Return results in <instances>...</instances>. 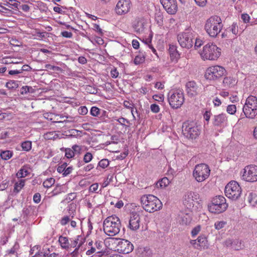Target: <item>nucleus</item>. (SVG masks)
<instances>
[{
    "mask_svg": "<svg viewBox=\"0 0 257 257\" xmlns=\"http://www.w3.org/2000/svg\"><path fill=\"white\" fill-rule=\"evenodd\" d=\"M103 230L108 236H114L118 234L121 226L120 221L116 215L107 217L103 221Z\"/></svg>",
    "mask_w": 257,
    "mask_h": 257,
    "instance_id": "nucleus-1",
    "label": "nucleus"
},
{
    "mask_svg": "<svg viewBox=\"0 0 257 257\" xmlns=\"http://www.w3.org/2000/svg\"><path fill=\"white\" fill-rule=\"evenodd\" d=\"M222 27L221 18L217 16H214L206 21L204 29L210 37L215 38L220 32Z\"/></svg>",
    "mask_w": 257,
    "mask_h": 257,
    "instance_id": "nucleus-2",
    "label": "nucleus"
},
{
    "mask_svg": "<svg viewBox=\"0 0 257 257\" xmlns=\"http://www.w3.org/2000/svg\"><path fill=\"white\" fill-rule=\"evenodd\" d=\"M141 201L143 208L150 213L160 210L162 207L161 201L151 194L143 195L141 198Z\"/></svg>",
    "mask_w": 257,
    "mask_h": 257,
    "instance_id": "nucleus-3",
    "label": "nucleus"
},
{
    "mask_svg": "<svg viewBox=\"0 0 257 257\" xmlns=\"http://www.w3.org/2000/svg\"><path fill=\"white\" fill-rule=\"evenodd\" d=\"M221 49L213 43H208L203 47L200 52L201 58L204 60H215L221 54Z\"/></svg>",
    "mask_w": 257,
    "mask_h": 257,
    "instance_id": "nucleus-4",
    "label": "nucleus"
},
{
    "mask_svg": "<svg viewBox=\"0 0 257 257\" xmlns=\"http://www.w3.org/2000/svg\"><path fill=\"white\" fill-rule=\"evenodd\" d=\"M228 207L226 199L221 195L214 197L211 203L208 205L209 211L213 213L219 214L225 211Z\"/></svg>",
    "mask_w": 257,
    "mask_h": 257,
    "instance_id": "nucleus-5",
    "label": "nucleus"
},
{
    "mask_svg": "<svg viewBox=\"0 0 257 257\" xmlns=\"http://www.w3.org/2000/svg\"><path fill=\"white\" fill-rule=\"evenodd\" d=\"M247 118L253 119L257 115V98L253 95L249 96L246 99L242 108Z\"/></svg>",
    "mask_w": 257,
    "mask_h": 257,
    "instance_id": "nucleus-6",
    "label": "nucleus"
},
{
    "mask_svg": "<svg viewBox=\"0 0 257 257\" xmlns=\"http://www.w3.org/2000/svg\"><path fill=\"white\" fill-rule=\"evenodd\" d=\"M182 133L189 139H195L200 134V131L196 123L194 121H187L183 123Z\"/></svg>",
    "mask_w": 257,
    "mask_h": 257,
    "instance_id": "nucleus-7",
    "label": "nucleus"
},
{
    "mask_svg": "<svg viewBox=\"0 0 257 257\" xmlns=\"http://www.w3.org/2000/svg\"><path fill=\"white\" fill-rule=\"evenodd\" d=\"M210 170L209 166L205 164H199L195 166L193 172V176L198 182L205 180L210 175Z\"/></svg>",
    "mask_w": 257,
    "mask_h": 257,
    "instance_id": "nucleus-8",
    "label": "nucleus"
},
{
    "mask_svg": "<svg viewBox=\"0 0 257 257\" xmlns=\"http://www.w3.org/2000/svg\"><path fill=\"white\" fill-rule=\"evenodd\" d=\"M224 192L225 195L228 198L236 200L240 196L241 193V187L237 182L232 181L225 186Z\"/></svg>",
    "mask_w": 257,
    "mask_h": 257,
    "instance_id": "nucleus-9",
    "label": "nucleus"
},
{
    "mask_svg": "<svg viewBox=\"0 0 257 257\" xmlns=\"http://www.w3.org/2000/svg\"><path fill=\"white\" fill-rule=\"evenodd\" d=\"M177 39L180 45L182 48L189 49L193 45L194 34L191 30L188 29L185 32L179 33Z\"/></svg>",
    "mask_w": 257,
    "mask_h": 257,
    "instance_id": "nucleus-10",
    "label": "nucleus"
},
{
    "mask_svg": "<svg viewBox=\"0 0 257 257\" xmlns=\"http://www.w3.org/2000/svg\"><path fill=\"white\" fill-rule=\"evenodd\" d=\"M226 70L222 66L215 65L207 68L205 77L209 80H216L220 79L226 73Z\"/></svg>",
    "mask_w": 257,
    "mask_h": 257,
    "instance_id": "nucleus-11",
    "label": "nucleus"
},
{
    "mask_svg": "<svg viewBox=\"0 0 257 257\" xmlns=\"http://www.w3.org/2000/svg\"><path fill=\"white\" fill-rule=\"evenodd\" d=\"M111 240H114L116 244V249L119 253L127 254L131 252L134 249L133 244L128 240L124 239L116 238H110Z\"/></svg>",
    "mask_w": 257,
    "mask_h": 257,
    "instance_id": "nucleus-12",
    "label": "nucleus"
},
{
    "mask_svg": "<svg viewBox=\"0 0 257 257\" xmlns=\"http://www.w3.org/2000/svg\"><path fill=\"white\" fill-rule=\"evenodd\" d=\"M242 179L249 182H254L257 181V166L249 165L244 169Z\"/></svg>",
    "mask_w": 257,
    "mask_h": 257,
    "instance_id": "nucleus-13",
    "label": "nucleus"
},
{
    "mask_svg": "<svg viewBox=\"0 0 257 257\" xmlns=\"http://www.w3.org/2000/svg\"><path fill=\"white\" fill-rule=\"evenodd\" d=\"M168 100L171 107L174 109L180 107L184 101V94L181 92H176L169 95Z\"/></svg>",
    "mask_w": 257,
    "mask_h": 257,
    "instance_id": "nucleus-14",
    "label": "nucleus"
},
{
    "mask_svg": "<svg viewBox=\"0 0 257 257\" xmlns=\"http://www.w3.org/2000/svg\"><path fill=\"white\" fill-rule=\"evenodd\" d=\"M132 4L130 0H119L117 2L115 11L119 15L127 13L131 10Z\"/></svg>",
    "mask_w": 257,
    "mask_h": 257,
    "instance_id": "nucleus-15",
    "label": "nucleus"
},
{
    "mask_svg": "<svg viewBox=\"0 0 257 257\" xmlns=\"http://www.w3.org/2000/svg\"><path fill=\"white\" fill-rule=\"evenodd\" d=\"M141 218L140 215L136 212L131 213L128 227L133 231L138 230L140 226Z\"/></svg>",
    "mask_w": 257,
    "mask_h": 257,
    "instance_id": "nucleus-16",
    "label": "nucleus"
},
{
    "mask_svg": "<svg viewBox=\"0 0 257 257\" xmlns=\"http://www.w3.org/2000/svg\"><path fill=\"white\" fill-rule=\"evenodd\" d=\"M166 12L171 15L176 13L178 9L176 0H160Z\"/></svg>",
    "mask_w": 257,
    "mask_h": 257,
    "instance_id": "nucleus-17",
    "label": "nucleus"
},
{
    "mask_svg": "<svg viewBox=\"0 0 257 257\" xmlns=\"http://www.w3.org/2000/svg\"><path fill=\"white\" fill-rule=\"evenodd\" d=\"M186 91L189 96L192 97L199 93V89L195 81H190L186 84Z\"/></svg>",
    "mask_w": 257,
    "mask_h": 257,
    "instance_id": "nucleus-18",
    "label": "nucleus"
},
{
    "mask_svg": "<svg viewBox=\"0 0 257 257\" xmlns=\"http://www.w3.org/2000/svg\"><path fill=\"white\" fill-rule=\"evenodd\" d=\"M212 124L215 126H221L227 121V117L225 113H221L213 116Z\"/></svg>",
    "mask_w": 257,
    "mask_h": 257,
    "instance_id": "nucleus-19",
    "label": "nucleus"
},
{
    "mask_svg": "<svg viewBox=\"0 0 257 257\" xmlns=\"http://www.w3.org/2000/svg\"><path fill=\"white\" fill-rule=\"evenodd\" d=\"M191 243L198 249H204L207 246V240L204 236H199L197 239L191 241Z\"/></svg>",
    "mask_w": 257,
    "mask_h": 257,
    "instance_id": "nucleus-20",
    "label": "nucleus"
},
{
    "mask_svg": "<svg viewBox=\"0 0 257 257\" xmlns=\"http://www.w3.org/2000/svg\"><path fill=\"white\" fill-rule=\"evenodd\" d=\"M225 244L226 246H230L236 250H238L242 248L241 241L238 240H232L228 239L225 241Z\"/></svg>",
    "mask_w": 257,
    "mask_h": 257,
    "instance_id": "nucleus-21",
    "label": "nucleus"
},
{
    "mask_svg": "<svg viewBox=\"0 0 257 257\" xmlns=\"http://www.w3.org/2000/svg\"><path fill=\"white\" fill-rule=\"evenodd\" d=\"M169 53L172 61L176 62L179 57V54L177 50V47L174 45H170Z\"/></svg>",
    "mask_w": 257,
    "mask_h": 257,
    "instance_id": "nucleus-22",
    "label": "nucleus"
},
{
    "mask_svg": "<svg viewBox=\"0 0 257 257\" xmlns=\"http://www.w3.org/2000/svg\"><path fill=\"white\" fill-rule=\"evenodd\" d=\"M195 195V193L193 192H188L185 195L184 197V203H187L189 204V207L191 206V205H193V202L194 201V196Z\"/></svg>",
    "mask_w": 257,
    "mask_h": 257,
    "instance_id": "nucleus-23",
    "label": "nucleus"
},
{
    "mask_svg": "<svg viewBox=\"0 0 257 257\" xmlns=\"http://www.w3.org/2000/svg\"><path fill=\"white\" fill-rule=\"evenodd\" d=\"M60 245L62 248L67 249L70 247V243L68 238L67 237L60 236L58 240Z\"/></svg>",
    "mask_w": 257,
    "mask_h": 257,
    "instance_id": "nucleus-24",
    "label": "nucleus"
},
{
    "mask_svg": "<svg viewBox=\"0 0 257 257\" xmlns=\"http://www.w3.org/2000/svg\"><path fill=\"white\" fill-rule=\"evenodd\" d=\"M145 52H143V51H140L139 54L136 56L134 62L136 65H139L143 63L145 61Z\"/></svg>",
    "mask_w": 257,
    "mask_h": 257,
    "instance_id": "nucleus-25",
    "label": "nucleus"
},
{
    "mask_svg": "<svg viewBox=\"0 0 257 257\" xmlns=\"http://www.w3.org/2000/svg\"><path fill=\"white\" fill-rule=\"evenodd\" d=\"M235 83V80L231 77H225L223 80V84L224 87H232Z\"/></svg>",
    "mask_w": 257,
    "mask_h": 257,
    "instance_id": "nucleus-26",
    "label": "nucleus"
},
{
    "mask_svg": "<svg viewBox=\"0 0 257 257\" xmlns=\"http://www.w3.org/2000/svg\"><path fill=\"white\" fill-rule=\"evenodd\" d=\"M192 220L191 214L190 213L183 214L181 216V223L183 224H189Z\"/></svg>",
    "mask_w": 257,
    "mask_h": 257,
    "instance_id": "nucleus-27",
    "label": "nucleus"
},
{
    "mask_svg": "<svg viewBox=\"0 0 257 257\" xmlns=\"http://www.w3.org/2000/svg\"><path fill=\"white\" fill-rule=\"evenodd\" d=\"M6 5L12 9H19V7L21 6L20 3L16 0H8Z\"/></svg>",
    "mask_w": 257,
    "mask_h": 257,
    "instance_id": "nucleus-28",
    "label": "nucleus"
},
{
    "mask_svg": "<svg viewBox=\"0 0 257 257\" xmlns=\"http://www.w3.org/2000/svg\"><path fill=\"white\" fill-rule=\"evenodd\" d=\"M170 183L169 180L167 177H164L159 181L156 184L157 188H164L167 186Z\"/></svg>",
    "mask_w": 257,
    "mask_h": 257,
    "instance_id": "nucleus-29",
    "label": "nucleus"
},
{
    "mask_svg": "<svg viewBox=\"0 0 257 257\" xmlns=\"http://www.w3.org/2000/svg\"><path fill=\"white\" fill-rule=\"evenodd\" d=\"M6 86L9 89H15L18 87L19 85L17 81L10 80L6 83Z\"/></svg>",
    "mask_w": 257,
    "mask_h": 257,
    "instance_id": "nucleus-30",
    "label": "nucleus"
},
{
    "mask_svg": "<svg viewBox=\"0 0 257 257\" xmlns=\"http://www.w3.org/2000/svg\"><path fill=\"white\" fill-rule=\"evenodd\" d=\"M34 92V89L31 86H24L21 88V93L26 94L28 93H33Z\"/></svg>",
    "mask_w": 257,
    "mask_h": 257,
    "instance_id": "nucleus-31",
    "label": "nucleus"
},
{
    "mask_svg": "<svg viewBox=\"0 0 257 257\" xmlns=\"http://www.w3.org/2000/svg\"><path fill=\"white\" fill-rule=\"evenodd\" d=\"M55 180L54 178H50L44 181L43 185L44 187L49 188L55 183Z\"/></svg>",
    "mask_w": 257,
    "mask_h": 257,
    "instance_id": "nucleus-32",
    "label": "nucleus"
},
{
    "mask_svg": "<svg viewBox=\"0 0 257 257\" xmlns=\"http://www.w3.org/2000/svg\"><path fill=\"white\" fill-rule=\"evenodd\" d=\"M25 181L24 180H21L18 182H16L14 186V191L19 192L21 189L24 187Z\"/></svg>",
    "mask_w": 257,
    "mask_h": 257,
    "instance_id": "nucleus-33",
    "label": "nucleus"
},
{
    "mask_svg": "<svg viewBox=\"0 0 257 257\" xmlns=\"http://www.w3.org/2000/svg\"><path fill=\"white\" fill-rule=\"evenodd\" d=\"M12 153L10 151H3L1 153V157L2 159L8 160L12 157Z\"/></svg>",
    "mask_w": 257,
    "mask_h": 257,
    "instance_id": "nucleus-34",
    "label": "nucleus"
},
{
    "mask_svg": "<svg viewBox=\"0 0 257 257\" xmlns=\"http://www.w3.org/2000/svg\"><path fill=\"white\" fill-rule=\"evenodd\" d=\"M21 147L23 150L29 151L32 148V143L31 141H25L22 143Z\"/></svg>",
    "mask_w": 257,
    "mask_h": 257,
    "instance_id": "nucleus-35",
    "label": "nucleus"
},
{
    "mask_svg": "<svg viewBox=\"0 0 257 257\" xmlns=\"http://www.w3.org/2000/svg\"><path fill=\"white\" fill-rule=\"evenodd\" d=\"M135 28L137 32H143L144 29V23L142 21H138Z\"/></svg>",
    "mask_w": 257,
    "mask_h": 257,
    "instance_id": "nucleus-36",
    "label": "nucleus"
},
{
    "mask_svg": "<svg viewBox=\"0 0 257 257\" xmlns=\"http://www.w3.org/2000/svg\"><path fill=\"white\" fill-rule=\"evenodd\" d=\"M75 155H80L82 153V147L80 146L74 145L72 147Z\"/></svg>",
    "mask_w": 257,
    "mask_h": 257,
    "instance_id": "nucleus-37",
    "label": "nucleus"
},
{
    "mask_svg": "<svg viewBox=\"0 0 257 257\" xmlns=\"http://www.w3.org/2000/svg\"><path fill=\"white\" fill-rule=\"evenodd\" d=\"M93 158V156L90 152H87L84 156L83 162L85 163H88L90 162Z\"/></svg>",
    "mask_w": 257,
    "mask_h": 257,
    "instance_id": "nucleus-38",
    "label": "nucleus"
},
{
    "mask_svg": "<svg viewBox=\"0 0 257 257\" xmlns=\"http://www.w3.org/2000/svg\"><path fill=\"white\" fill-rule=\"evenodd\" d=\"M226 110L228 113H229L230 114H233L236 111V106L234 104L229 105L227 107Z\"/></svg>",
    "mask_w": 257,
    "mask_h": 257,
    "instance_id": "nucleus-39",
    "label": "nucleus"
},
{
    "mask_svg": "<svg viewBox=\"0 0 257 257\" xmlns=\"http://www.w3.org/2000/svg\"><path fill=\"white\" fill-rule=\"evenodd\" d=\"M100 112V109L95 106L92 107L90 110V114L93 116H98Z\"/></svg>",
    "mask_w": 257,
    "mask_h": 257,
    "instance_id": "nucleus-40",
    "label": "nucleus"
},
{
    "mask_svg": "<svg viewBox=\"0 0 257 257\" xmlns=\"http://www.w3.org/2000/svg\"><path fill=\"white\" fill-rule=\"evenodd\" d=\"M28 174V172L27 170L22 168L17 173V176L18 178H23L25 177Z\"/></svg>",
    "mask_w": 257,
    "mask_h": 257,
    "instance_id": "nucleus-41",
    "label": "nucleus"
},
{
    "mask_svg": "<svg viewBox=\"0 0 257 257\" xmlns=\"http://www.w3.org/2000/svg\"><path fill=\"white\" fill-rule=\"evenodd\" d=\"M109 165V161L106 159H103L100 160L98 163V166L103 169L106 168Z\"/></svg>",
    "mask_w": 257,
    "mask_h": 257,
    "instance_id": "nucleus-42",
    "label": "nucleus"
},
{
    "mask_svg": "<svg viewBox=\"0 0 257 257\" xmlns=\"http://www.w3.org/2000/svg\"><path fill=\"white\" fill-rule=\"evenodd\" d=\"M74 151L72 149L66 148L65 149V156L67 158H73L75 154L73 152Z\"/></svg>",
    "mask_w": 257,
    "mask_h": 257,
    "instance_id": "nucleus-43",
    "label": "nucleus"
},
{
    "mask_svg": "<svg viewBox=\"0 0 257 257\" xmlns=\"http://www.w3.org/2000/svg\"><path fill=\"white\" fill-rule=\"evenodd\" d=\"M226 224V222L224 221H217L214 224L215 228L217 230H219L224 227Z\"/></svg>",
    "mask_w": 257,
    "mask_h": 257,
    "instance_id": "nucleus-44",
    "label": "nucleus"
},
{
    "mask_svg": "<svg viewBox=\"0 0 257 257\" xmlns=\"http://www.w3.org/2000/svg\"><path fill=\"white\" fill-rule=\"evenodd\" d=\"M230 31L235 35H236L238 32V28L236 23H233L230 27Z\"/></svg>",
    "mask_w": 257,
    "mask_h": 257,
    "instance_id": "nucleus-45",
    "label": "nucleus"
},
{
    "mask_svg": "<svg viewBox=\"0 0 257 257\" xmlns=\"http://www.w3.org/2000/svg\"><path fill=\"white\" fill-rule=\"evenodd\" d=\"M153 99L159 102H162L164 99V96L163 94H155L153 96Z\"/></svg>",
    "mask_w": 257,
    "mask_h": 257,
    "instance_id": "nucleus-46",
    "label": "nucleus"
},
{
    "mask_svg": "<svg viewBox=\"0 0 257 257\" xmlns=\"http://www.w3.org/2000/svg\"><path fill=\"white\" fill-rule=\"evenodd\" d=\"M150 109L154 113H158L160 111L159 105L155 103L151 105Z\"/></svg>",
    "mask_w": 257,
    "mask_h": 257,
    "instance_id": "nucleus-47",
    "label": "nucleus"
},
{
    "mask_svg": "<svg viewBox=\"0 0 257 257\" xmlns=\"http://www.w3.org/2000/svg\"><path fill=\"white\" fill-rule=\"evenodd\" d=\"M88 112V109L87 107L85 106H81L78 109V112L80 114L85 115L87 114Z\"/></svg>",
    "mask_w": 257,
    "mask_h": 257,
    "instance_id": "nucleus-48",
    "label": "nucleus"
},
{
    "mask_svg": "<svg viewBox=\"0 0 257 257\" xmlns=\"http://www.w3.org/2000/svg\"><path fill=\"white\" fill-rule=\"evenodd\" d=\"M67 166V164L66 163H63L61 166H58L57 168V171L60 173H63L66 168Z\"/></svg>",
    "mask_w": 257,
    "mask_h": 257,
    "instance_id": "nucleus-49",
    "label": "nucleus"
},
{
    "mask_svg": "<svg viewBox=\"0 0 257 257\" xmlns=\"http://www.w3.org/2000/svg\"><path fill=\"white\" fill-rule=\"evenodd\" d=\"M33 201L36 203H38L41 201V195L39 193H35L33 196Z\"/></svg>",
    "mask_w": 257,
    "mask_h": 257,
    "instance_id": "nucleus-50",
    "label": "nucleus"
},
{
    "mask_svg": "<svg viewBox=\"0 0 257 257\" xmlns=\"http://www.w3.org/2000/svg\"><path fill=\"white\" fill-rule=\"evenodd\" d=\"M200 231V226H197L195 227L191 231V234L193 236L196 235Z\"/></svg>",
    "mask_w": 257,
    "mask_h": 257,
    "instance_id": "nucleus-51",
    "label": "nucleus"
},
{
    "mask_svg": "<svg viewBox=\"0 0 257 257\" xmlns=\"http://www.w3.org/2000/svg\"><path fill=\"white\" fill-rule=\"evenodd\" d=\"M241 19L244 23H246L249 22L250 17L247 14H243L241 15Z\"/></svg>",
    "mask_w": 257,
    "mask_h": 257,
    "instance_id": "nucleus-52",
    "label": "nucleus"
},
{
    "mask_svg": "<svg viewBox=\"0 0 257 257\" xmlns=\"http://www.w3.org/2000/svg\"><path fill=\"white\" fill-rule=\"evenodd\" d=\"M73 170V168L72 167H66L64 173H63V176H67V175H68L69 174H70L71 172H72V171Z\"/></svg>",
    "mask_w": 257,
    "mask_h": 257,
    "instance_id": "nucleus-53",
    "label": "nucleus"
},
{
    "mask_svg": "<svg viewBox=\"0 0 257 257\" xmlns=\"http://www.w3.org/2000/svg\"><path fill=\"white\" fill-rule=\"evenodd\" d=\"M87 91L91 94H96L97 92V90L94 87L90 86L87 87Z\"/></svg>",
    "mask_w": 257,
    "mask_h": 257,
    "instance_id": "nucleus-54",
    "label": "nucleus"
},
{
    "mask_svg": "<svg viewBox=\"0 0 257 257\" xmlns=\"http://www.w3.org/2000/svg\"><path fill=\"white\" fill-rule=\"evenodd\" d=\"M61 35L63 37L71 38L72 37L73 34L71 32H69L67 31H63L61 32Z\"/></svg>",
    "mask_w": 257,
    "mask_h": 257,
    "instance_id": "nucleus-55",
    "label": "nucleus"
},
{
    "mask_svg": "<svg viewBox=\"0 0 257 257\" xmlns=\"http://www.w3.org/2000/svg\"><path fill=\"white\" fill-rule=\"evenodd\" d=\"M98 188V185L97 183H94L92 184L89 187V191L92 192H95Z\"/></svg>",
    "mask_w": 257,
    "mask_h": 257,
    "instance_id": "nucleus-56",
    "label": "nucleus"
},
{
    "mask_svg": "<svg viewBox=\"0 0 257 257\" xmlns=\"http://www.w3.org/2000/svg\"><path fill=\"white\" fill-rule=\"evenodd\" d=\"M211 114L210 111H206L203 115L204 118L207 122V123L209 122Z\"/></svg>",
    "mask_w": 257,
    "mask_h": 257,
    "instance_id": "nucleus-57",
    "label": "nucleus"
},
{
    "mask_svg": "<svg viewBox=\"0 0 257 257\" xmlns=\"http://www.w3.org/2000/svg\"><path fill=\"white\" fill-rule=\"evenodd\" d=\"M117 121L122 125H125V122L129 123V121L123 117H120L117 119ZM126 126H128L127 125H126Z\"/></svg>",
    "mask_w": 257,
    "mask_h": 257,
    "instance_id": "nucleus-58",
    "label": "nucleus"
},
{
    "mask_svg": "<svg viewBox=\"0 0 257 257\" xmlns=\"http://www.w3.org/2000/svg\"><path fill=\"white\" fill-rule=\"evenodd\" d=\"M203 45V41L200 39L196 38L195 40V42L194 44V47L195 48H199Z\"/></svg>",
    "mask_w": 257,
    "mask_h": 257,
    "instance_id": "nucleus-59",
    "label": "nucleus"
},
{
    "mask_svg": "<svg viewBox=\"0 0 257 257\" xmlns=\"http://www.w3.org/2000/svg\"><path fill=\"white\" fill-rule=\"evenodd\" d=\"M196 4L200 6V7H204L206 5L207 3V0H194Z\"/></svg>",
    "mask_w": 257,
    "mask_h": 257,
    "instance_id": "nucleus-60",
    "label": "nucleus"
},
{
    "mask_svg": "<svg viewBox=\"0 0 257 257\" xmlns=\"http://www.w3.org/2000/svg\"><path fill=\"white\" fill-rule=\"evenodd\" d=\"M2 63L5 64H16L17 62H14L11 60V59L8 58H3L2 59Z\"/></svg>",
    "mask_w": 257,
    "mask_h": 257,
    "instance_id": "nucleus-61",
    "label": "nucleus"
},
{
    "mask_svg": "<svg viewBox=\"0 0 257 257\" xmlns=\"http://www.w3.org/2000/svg\"><path fill=\"white\" fill-rule=\"evenodd\" d=\"M31 69L32 68L30 66L28 65H24L20 69V71L22 73L23 71H30Z\"/></svg>",
    "mask_w": 257,
    "mask_h": 257,
    "instance_id": "nucleus-62",
    "label": "nucleus"
},
{
    "mask_svg": "<svg viewBox=\"0 0 257 257\" xmlns=\"http://www.w3.org/2000/svg\"><path fill=\"white\" fill-rule=\"evenodd\" d=\"M69 217L66 216L62 218L60 223L62 225H65L69 221Z\"/></svg>",
    "mask_w": 257,
    "mask_h": 257,
    "instance_id": "nucleus-63",
    "label": "nucleus"
},
{
    "mask_svg": "<svg viewBox=\"0 0 257 257\" xmlns=\"http://www.w3.org/2000/svg\"><path fill=\"white\" fill-rule=\"evenodd\" d=\"M128 155V151H125L123 153L120 154L119 155L116 157L117 159L123 160Z\"/></svg>",
    "mask_w": 257,
    "mask_h": 257,
    "instance_id": "nucleus-64",
    "label": "nucleus"
}]
</instances>
